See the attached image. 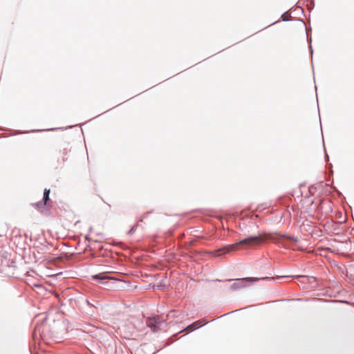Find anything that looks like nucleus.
Wrapping results in <instances>:
<instances>
[{"label":"nucleus","mask_w":354,"mask_h":354,"mask_svg":"<svg viewBox=\"0 0 354 354\" xmlns=\"http://www.w3.org/2000/svg\"><path fill=\"white\" fill-rule=\"evenodd\" d=\"M272 239L273 236L270 234H263L259 236H252L240 241L239 242L235 244L226 245L222 248L215 250L211 252V254H212L215 257H219L223 254L235 251L237 249L238 246L239 245H246L248 247H252L259 244L260 243L264 241L266 239Z\"/></svg>","instance_id":"obj_1"},{"label":"nucleus","mask_w":354,"mask_h":354,"mask_svg":"<svg viewBox=\"0 0 354 354\" xmlns=\"http://www.w3.org/2000/svg\"><path fill=\"white\" fill-rule=\"evenodd\" d=\"M268 277L257 278V277H246L243 279H237L232 286L231 288L236 290L239 288H243L247 286L248 283H253L258 281L259 279H266Z\"/></svg>","instance_id":"obj_2"},{"label":"nucleus","mask_w":354,"mask_h":354,"mask_svg":"<svg viewBox=\"0 0 354 354\" xmlns=\"http://www.w3.org/2000/svg\"><path fill=\"white\" fill-rule=\"evenodd\" d=\"M147 324L153 331L160 330L166 326V322L158 316L149 318Z\"/></svg>","instance_id":"obj_3"},{"label":"nucleus","mask_w":354,"mask_h":354,"mask_svg":"<svg viewBox=\"0 0 354 354\" xmlns=\"http://www.w3.org/2000/svg\"><path fill=\"white\" fill-rule=\"evenodd\" d=\"M49 194H50V189H45L44 192V197L43 201L44 203H37L36 204L37 207L39 208L42 207L43 206H50L48 201H49Z\"/></svg>","instance_id":"obj_4"},{"label":"nucleus","mask_w":354,"mask_h":354,"mask_svg":"<svg viewBox=\"0 0 354 354\" xmlns=\"http://www.w3.org/2000/svg\"><path fill=\"white\" fill-rule=\"evenodd\" d=\"M93 278L95 279H100V280L111 279H112V277L107 276L104 272L100 273L98 274H95V275L93 276Z\"/></svg>","instance_id":"obj_5"},{"label":"nucleus","mask_w":354,"mask_h":354,"mask_svg":"<svg viewBox=\"0 0 354 354\" xmlns=\"http://www.w3.org/2000/svg\"><path fill=\"white\" fill-rule=\"evenodd\" d=\"M199 324V322H196L194 323H193L192 324H190L189 326H188L185 329V330L187 331V333L190 332V331H192L194 330Z\"/></svg>","instance_id":"obj_6"},{"label":"nucleus","mask_w":354,"mask_h":354,"mask_svg":"<svg viewBox=\"0 0 354 354\" xmlns=\"http://www.w3.org/2000/svg\"><path fill=\"white\" fill-rule=\"evenodd\" d=\"M151 212H152V211H151V212H147V213H145V214H143L141 216V217L140 218L139 221L142 222V221H144V219H145V218L148 216V214H150V213H151Z\"/></svg>","instance_id":"obj_7"}]
</instances>
